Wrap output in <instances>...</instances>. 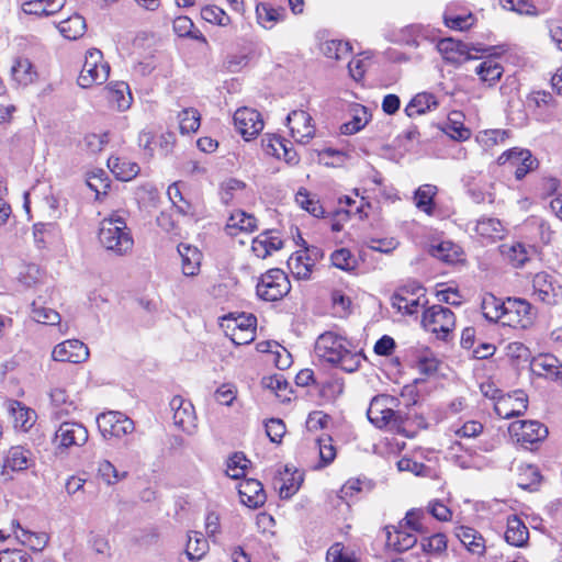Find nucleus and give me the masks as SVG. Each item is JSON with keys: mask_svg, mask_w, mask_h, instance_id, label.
Segmentation results:
<instances>
[{"mask_svg": "<svg viewBox=\"0 0 562 562\" xmlns=\"http://www.w3.org/2000/svg\"><path fill=\"white\" fill-rule=\"evenodd\" d=\"M98 238L102 247L116 256L128 254L134 245L125 220L116 213L101 221Z\"/></svg>", "mask_w": 562, "mask_h": 562, "instance_id": "1", "label": "nucleus"}, {"mask_svg": "<svg viewBox=\"0 0 562 562\" xmlns=\"http://www.w3.org/2000/svg\"><path fill=\"white\" fill-rule=\"evenodd\" d=\"M427 303L426 289L417 280H408L391 296L392 306L407 315H414L419 306H425Z\"/></svg>", "mask_w": 562, "mask_h": 562, "instance_id": "2", "label": "nucleus"}, {"mask_svg": "<svg viewBox=\"0 0 562 562\" xmlns=\"http://www.w3.org/2000/svg\"><path fill=\"white\" fill-rule=\"evenodd\" d=\"M422 325L437 338L447 340L456 327V316L450 308L436 304L424 311Z\"/></svg>", "mask_w": 562, "mask_h": 562, "instance_id": "3", "label": "nucleus"}, {"mask_svg": "<svg viewBox=\"0 0 562 562\" xmlns=\"http://www.w3.org/2000/svg\"><path fill=\"white\" fill-rule=\"evenodd\" d=\"M291 290L288 276L281 269L274 268L263 273L257 283V295L267 302L281 300Z\"/></svg>", "mask_w": 562, "mask_h": 562, "instance_id": "4", "label": "nucleus"}, {"mask_svg": "<svg viewBox=\"0 0 562 562\" xmlns=\"http://www.w3.org/2000/svg\"><path fill=\"white\" fill-rule=\"evenodd\" d=\"M110 75V66L103 61L102 52L92 48L87 52L85 64L78 77L81 88H90L93 85L105 82Z\"/></svg>", "mask_w": 562, "mask_h": 562, "instance_id": "5", "label": "nucleus"}, {"mask_svg": "<svg viewBox=\"0 0 562 562\" xmlns=\"http://www.w3.org/2000/svg\"><path fill=\"white\" fill-rule=\"evenodd\" d=\"M505 307L502 325L521 328H528L532 325L536 312L533 306L525 299L507 297Z\"/></svg>", "mask_w": 562, "mask_h": 562, "instance_id": "6", "label": "nucleus"}, {"mask_svg": "<svg viewBox=\"0 0 562 562\" xmlns=\"http://www.w3.org/2000/svg\"><path fill=\"white\" fill-rule=\"evenodd\" d=\"M437 48L443 59L452 65L459 66L474 58L472 52L486 53V48L475 47L472 44L463 43L451 37L442 38L438 42Z\"/></svg>", "mask_w": 562, "mask_h": 562, "instance_id": "7", "label": "nucleus"}, {"mask_svg": "<svg viewBox=\"0 0 562 562\" xmlns=\"http://www.w3.org/2000/svg\"><path fill=\"white\" fill-rule=\"evenodd\" d=\"M509 434L522 447L536 445L544 440L549 434L548 428L537 420H516L509 425Z\"/></svg>", "mask_w": 562, "mask_h": 562, "instance_id": "8", "label": "nucleus"}, {"mask_svg": "<svg viewBox=\"0 0 562 562\" xmlns=\"http://www.w3.org/2000/svg\"><path fill=\"white\" fill-rule=\"evenodd\" d=\"M348 345L347 339L331 331H326L317 338L315 352L324 361L335 364L348 348Z\"/></svg>", "mask_w": 562, "mask_h": 562, "instance_id": "9", "label": "nucleus"}, {"mask_svg": "<svg viewBox=\"0 0 562 562\" xmlns=\"http://www.w3.org/2000/svg\"><path fill=\"white\" fill-rule=\"evenodd\" d=\"M527 408L528 396L521 390H517L513 394L499 395L494 404L496 415L505 419L521 416Z\"/></svg>", "mask_w": 562, "mask_h": 562, "instance_id": "10", "label": "nucleus"}, {"mask_svg": "<svg viewBox=\"0 0 562 562\" xmlns=\"http://www.w3.org/2000/svg\"><path fill=\"white\" fill-rule=\"evenodd\" d=\"M99 430L103 436L121 437L134 430V423L120 412L101 413L97 417Z\"/></svg>", "mask_w": 562, "mask_h": 562, "instance_id": "11", "label": "nucleus"}, {"mask_svg": "<svg viewBox=\"0 0 562 562\" xmlns=\"http://www.w3.org/2000/svg\"><path fill=\"white\" fill-rule=\"evenodd\" d=\"M234 125L245 140L256 137L263 128L261 115L249 108L238 109L234 114Z\"/></svg>", "mask_w": 562, "mask_h": 562, "instance_id": "12", "label": "nucleus"}, {"mask_svg": "<svg viewBox=\"0 0 562 562\" xmlns=\"http://www.w3.org/2000/svg\"><path fill=\"white\" fill-rule=\"evenodd\" d=\"M88 437V430L82 424L64 422L56 430L55 441L58 448H69L71 446H83Z\"/></svg>", "mask_w": 562, "mask_h": 562, "instance_id": "13", "label": "nucleus"}, {"mask_svg": "<svg viewBox=\"0 0 562 562\" xmlns=\"http://www.w3.org/2000/svg\"><path fill=\"white\" fill-rule=\"evenodd\" d=\"M533 294L548 305H555L562 300L561 286L547 272H539L532 280Z\"/></svg>", "mask_w": 562, "mask_h": 562, "instance_id": "14", "label": "nucleus"}, {"mask_svg": "<svg viewBox=\"0 0 562 562\" xmlns=\"http://www.w3.org/2000/svg\"><path fill=\"white\" fill-rule=\"evenodd\" d=\"M52 357L55 361L81 363L89 358V349L78 339H68L55 346Z\"/></svg>", "mask_w": 562, "mask_h": 562, "instance_id": "15", "label": "nucleus"}, {"mask_svg": "<svg viewBox=\"0 0 562 562\" xmlns=\"http://www.w3.org/2000/svg\"><path fill=\"white\" fill-rule=\"evenodd\" d=\"M312 116L303 110H293L286 116V124L296 142L306 144L315 134Z\"/></svg>", "mask_w": 562, "mask_h": 562, "instance_id": "16", "label": "nucleus"}, {"mask_svg": "<svg viewBox=\"0 0 562 562\" xmlns=\"http://www.w3.org/2000/svg\"><path fill=\"white\" fill-rule=\"evenodd\" d=\"M240 502L249 508H258L266 503L263 485L256 479H248L239 484Z\"/></svg>", "mask_w": 562, "mask_h": 562, "instance_id": "17", "label": "nucleus"}, {"mask_svg": "<svg viewBox=\"0 0 562 562\" xmlns=\"http://www.w3.org/2000/svg\"><path fill=\"white\" fill-rule=\"evenodd\" d=\"M386 527V543L398 552H405L412 549L417 543V537L414 531L404 528L403 522H400L397 527Z\"/></svg>", "mask_w": 562, "mask_h": 562, "instance_id": "18", "label": "nucleus"}, {"mask_svg": "<svg viewBox=\"0 0 562 562\" xmlns=\"http://www.w3.org/2000/svg\"><path fill=\"white\" fill-rule=\"evenodd\" d=\"M454 533L469 552L483 555L485 552V540L482 535L471 527H456Z\"/></svg>", "mask_w": 562, "mask_h": 562, "instance_id": "19", "label": "nucleus"}, {"mask_svg": "<svg viewBox=\"0 0 562 562\" xmlns=\"http://www.w3.org/2000/svg\"><path fill=\"white\" fill-rule=\"evenodd\" d=\"M178 252L182 259L183 274L188 277L196 276L200 271L201 251L194 246L181 243L178 246Z\"/></svg>", "mask_w": 562, "mask_h": 562, "instance_id": "20", "label": "nucleus"}, {"mask_svg": "<svg viewBox=\"0 0 562 562\" xmlns=\"http://www.w3.org/2000/svg\"><path fill=\"white\" fill-rule=\"evenodd\" d=\"M529 539V530L525 522L516 515H512L507 519V529L505 531V540L514 547H524Z\"/></svg>", "mask_w": 562, "mask_h": 562, "instance_id": "21", "label": "nucleus"}, {"mask_svg": "<svg viewBox=\"0 0 562 562\" xmlns=\"http://www.w3.org/2000/svg\"><path fill=\"white\" fill-rule=\"evenodd\" d=\"M506 300L503 301L492 293H485L482 297L481 310L488 322L497 323L504 321Z\"/></svg>", "mask_w": 562, "mask_h": 562, "instance_id": "22", "label": "nucleus"}, {"mask_svg": "<svg viewBox=\"0 0 562 562\" xmlns=\"http://www.w3.org/2000/svg\"><path fill=\"white\" fill-rule=\"evenodd\" d=\"M281 485L279 486V495L282 499L291 498L300 488L303 482V474L285 465L284 471L280 472Z\"/></svg>", "mask_w": 562, "mask_h": 562, "instance_id": "23", "label": "nucleus"}, {"mask_svg": "<svg viewBox=\"0 0 562 562\" xmlns=\"http://www.w3.org/2000/svg\"><path fill=\"white\" fill-rule=\"evenodd\" d=\"M173 411V423L182 429H187L193 423V406L181 396H175L170 401Z\"/></svg>", "mask_w": 562, "mask_h": 562, "instance_id": "24", "label": "nucleus"}, {"mask_svg": "<svg viewBox=\"0 0 562 562\" xmlns=\"http://www.w3.org/2000/svg\"><path fill=\"white\" fill-rule=\"evenodd\" d=\"M108 165L115 177L121 181H130L140 171L138 164L124 157H111L109 158Z\"/></svg>", "mask_w": 562, "mask_h": 562, "instance_id": "25", "label": "nucleus"}, {"mask_svg": "<svg viewBox=\"0 0 562 562\" xmlns=\"http://www.w3.org/2000/svg\"><path fill=\"white\" fill-rule=\"evenodd\" d=\"M283 247V241L270 232H263L252 240L251 250L258 258H266L272 250H279Z\"/></svg>", "mask_w": 562, "mask_h": 562, "instance_id": "26", "label": "nucleus"}, {"mask_svg": "<svg viewBox=\"0 0 562 562\" xmlns=\"http://www.w3.org/2000/svg\"><path fill=\"white\" fill-rule=\"evenodd\" d=\"M256 228L257 218L241 210L232 213L226 224V231L229 235H235L236 231L254 232Z\"/></svg>", "mask_w": 562, "mask_h": 562, "instance_id": "27", "label": "nucleus"}, {"mask_svg": "<svg viewBox=\"0 0 562 562\" xmlns=\"http://www.w3.org/2000/svg\"><path fill=\"white\" fill-rule=\"evenodd\" d=\"M31 451L22 446L11 447L4 460V467L12 471H22L30 467Z\"/></svg>", "mask_w": 562, "mask_h": 562, "instance_id": "28", "label": "nucleus"}, {"mask_svg": "<svg viewBox=\"0 0 562 562\" xmlns=\"http://www.w3.org/2000/svg\"><path fill=\"white\" fill-rule=\"evenodd\" d=\"M256 14L259 24L263 27H271L274 23L283 20L285 15L284 8H274L269 3L261 2L256 7Z\"/></svg>", "mask_w": 562, "mask_h": 562, "instance_id": "29", "label": "nucleus"}, {"mask_svg": "<svg viewBox=\"0 0 562 562\" xmlns=\"http://www.w3.org/2000/svg\"><path fill=\"white\" fill-rule=\"evenodd\" d=\"M60 34L67 40H77L86 32V21L79 14H74L58 24Z\"/></svg>", "mask_w": 562, "mask_h": 562, "instance_id": "30", "label": "nucleus"}, {"mask_svg": "<svg viewBox=\"0 0 562 562\" xmlns=\"http://www.w3.org/2000/svg\"><path fill=\"white\" fill-rule=\"evenodd\" d=\"M503 71V66L493 59H486L475 68V72L480 77V80L482 82H486L490 87L499 81Z\"/></svg>", "mask_w": 562, "mask_h": 562, "instance_id": "31", "label": "nucleus"}, {"mask_svg": "<svg viewBox=\"0 0 562 562\" xmlns=\"http://www.w3.org/2000/svg\"><path fill=\"white\" fill-rule=\"evenodd\" d=\"M437 100L434 94L423 92L416 94L405 108L407 116L412 117L417 114H424L431 108L437 106Z\"/></svg>", "mask_w": 562, "mask_h": 562, "instance_id": "32", "label": "nucleus"}, {"mask_svg": "<svg viewBox=\"0 0 562 562\" xmlns=\"http://www.w3.org/2000/svg\"><path fill=\"white\" fill-rule=\"evenodd\" d=\"M288 267L296 279L306 280L311 277L313 262L305 260V252H294L288 260Z\"/></svg>", "mask_w": 562, "mask_h": 562, "instance_id": "33", "label": "nucleus"}, {"mask_svg": "<svg viewBox=\"0 0 562 562\" xmlns=\"http://www.w3.org/2000/svg\"><path fill=\"white\" fill-rule=\"evenodd\" d=\"M475 231L479 235L496 240L504 236V227L497 218H481L476 223Z\"/></svg>", "mask_w": 562, "mask_h": 562, "instance_id": "34", "label": "nucleus"}, {"mask_svg": "<svg viewBox=\"0 0 562 562\" xmlns=\"http://www.w3.org/2000/svg\"><path fill=\"white\" fill-rule=\"evenodd\" d=\"M11 415L15 428L27 430L33 426L34 423V411L22 406L20 402H13L10 407Z\"/></svg>", "mask_w": 562, "mask_h": 562, "instance_id": "35", "label": "nucleus"}, {"mask_svg": "<svg viewBox=\"0 0 562 562\" xmlns=\"http://www.w3.org/2000/svg\"><path fill=\"white\" fill-rule=\"evenodd\" d=\"M209 543L203 535L193 531L189 535L186 554L190 561H199L207 551Z\"/></svg>", "mask_w": 562, "mask_h": 562, "instance_id": "36", "label": "nucleus"}, {"mask_svg": "<svg viewBox=\"0 0 562 562\" xmlns=\"http://www.w3.org/2000/svg\"><path fill=\"white\" fill-rule=\"evenodd\" d=\"M173 31L180 37H190L206 43L204 35L199 30H194V24L188 16L176 18L173 20Z\"/></svg>", "mask_w": 562, "mask_h": 562, "instance_id": "37", "label": "nucleus"}, {"mask_svg": "<svg viewBox=\"0 0 562 562\" xmlns=\"http://www.w3.org/2000/svg\"><path fill=\"white\" fill-rule=\"evenodd\" d=\"M321 50L327 58L341 60L349 56L351 46L348 42L330 40L322 44Z\"/></svg>", "mask_w": 562, "mask_h": 562, "instance_id": "38", "label": "nucleus"}, {"mask_svg": "<svg viewBox=\"0 0 562 562\" xmlns=\"http://www.w3.org/2000/svg\"><path fill=\"white\" fill-rule=\"evenodd\" d=\"M542 476L536 465L527 464L521 469L518 477V486L522 490L536 491L540 485Z\"/></svg>", "mask_w": 562, "mask_h": 562, "instance_id": "39", "label": "nucleus"}, {"mask_svg": "<svg viewBox=\"0 0 562 562\" xmlns=\"http://www.w3.org/2000/svg\"><path fill=\"white\" fill-rule=\"evenodd\" d=\"M109 99L116 103L120 111H124L131 106L132 94L128 85L125 82H117L109 91Z\"/></svg>", "mask_w": 562, "mask_h": 562, "instance_id": "40", "label": "nucleus"}, {"mask_svg": "<svg viewBox=\"0 0 562 562\" xmlns=\"http://www.w3.org/2000/svg\"><path fill=\"white\" fill-rule=\"evenodd\" d=\"M295 202L310 214L315 217L324 216V207L318 200H314L310 196V193L305 189H300L295 195Z\"/></svg>", "mask_w": 562, "mask_h": 562, "instance_id": "41", "label": "nucleus"}, {"mask_svg": "<svg viewBox=\"0 0 562 562\" xmlns=\"http://www.w3.org/2000/svg\"><path fill=\"white\" fill-rule=\"evenodd\" d=\"M436 193V187L426 184L420 187L415 193L416 206L427 214L432 213L434 209V195Z\"/></svg>", "mask_w": 562, "mask_h": 562, "instance_id": "42", "label": "nucleus"}, {"mask_svg": "<svg viewBox=\"0 0 562 562\" xmlns=\"http://www.w3.org/2000/svg\"><path fill=\"white\" fill-rule=\"evenodd\" d=\"M330 260L334 267L344 271H351L357 266L355 256L347 248L335 250L330 256Z\"/></svg>", "mask_w": 562, "mask_h": 562, "instance_id": "43", "label": "nucleus"}, {"mask_svg": "<svg viewBox=\"0 0 562 562\" xmlns=\"http://www.w3.org/2000/svg\"><path fill=\"white\" fill-rule=\"evenodd\" d=\"M179 128L182 134L198 131L200 126V114L195 109H186L179 114Z\"/></svg>", "mask_w": 562, "mask_h": 562, "instance_id": "44", "label": "nucleus"}, {"mask_svg": "<svg viewBox=\"0 0 562 562\" xmlns=\"http://www.w3.org/2000/svg\"><path fill=\"white\" fill-rule=\"evenodd\" d=\"M422 550L430 554H440L447 549V538L443 533H436L427 538H423Z\"/></svg>", "mask_w": 562, "mask_h": 562, "instance_id": "45", "label": "nucleus"}, {"mask_svg": "<svg viewBox=\"0 0 562 562\" xmlns=\"http://www.w3.org/2000/svg\"><path fill=\"white\" fill-rule=\"evenodd\" d=\"M22 537L25 539H21L20 536H16V538L20 539L22 543H29L33 551H42L47 546L49 540V537L45 532H33L25 529H22Z\"/></svg>", "mask_w": 562, "mask_h": 562, "instance_id": "46", "label": "nucleus"}, {"mask_svg": "<svg viewBox=\"0 0 562 562\" xmlns=\"http://www.w3.org/2000/svg\"><path fill=\"white\" fill-rule=\"evenodd\" d=\"M98 472L102 480L109 485L117 483L127 475V472L119 473L116 468L108 460L100 462Z\"/></svg>", "mask_w": 562, "mask_h": 562, "instance_id": "47", "label": "nucleus"}, {"mask_svg": "<svg viewBox=\"0 0 562 562\" xmlns=\"http://www.w3.org/2000/svg\"><path fill=\"white\" fill-rule=\"evenodd\" d=\"M361 359L360 353L352 352L347 348L335 366H338L345 372L352 373L359 369Z\"/></svg>", "mask_w": 562, "mask_h": 562, "instance_id": "48", "label": "nucleus"}, {"mask_svg": "<svg viewBox=\"0 0 562 562\" xmlns=\"http://www.w3.org/2000/svg\"><path fill=\"white\" fill-rule=\"evenodd\" d=\"M201 16L203 20L217 25H226L229 22V16L224 10L216 5H206L201 10Z\"/></svg>", "mask_w": 562, "mask_h": 562, "instance_id": "49", "label": "nucleus"}, {"mask_svg": "<svg viewBox=\"0 0 562 562\" xmlns=\"http://www.w3.org/2000/svg\"><path fill=\"white\" fill-rule=\"evenodd\" d=\"M531 153L528 149H518L513 148L507 151H504L498 158V165L510 164L512 166H517L520 161H526L530 158Z\"/></svg>", "mask_w": 562, "mask_h": 562, "instance_id": "50", "label": "nucleus"}, {"mask_svg": "<svg viewBox=\"0 0 562 562\" xmlns=\"http://www.w3.org/2000/svg\"><path fill=\"white\" fill-rule=\"evenodd\" d=\"M32 317L37 323L46 325H55L60 322V316L56 311L42 306L36 307L35 304H33Z\"/></svg>", "mask_w": 562, "mask_h": 562, "instance_id": "51", "label": "nucleus"}, {"mask_svg": "<svg viewBox=\"0 0 562 562\" xmlns=\"http://www.w3.org/2000/svg\"><path fill=\"white\" fill-rule=\"evenodd\" d=\"M528 105H535L536 108H549V106H557L555 100L552 97V94L548 91L539 90V91H532L527 97Z\"/></svg>", "mask_w": 562, "mask_h": 562, "instance_id": "52", "label": "nucleus"}, {"mask_svg": "<svg viewBox=\"0 0 562 562\" xmlns=\"http://www.w3.org/2000/svg\"><path fill=\"white\" fill-rule=\"evenodd\" d=\"M285 431L286 429L283 420L279 418H270L266 423V434L272 442H281Z\"/></svg>", "mask_w": 562, "mask_h": 562, "instance_id": "53", "label": "nucleus"}, {"mask_svg": "<svg viewBox=\"0 0 562 562\" xmlns=\"http://www.w3.org/2000/svg\"><path fill=\"white\" fill-rule=\"evenodd\" d=\"M85 146L88 150L95 154L103 149V147L109 143V134H94L90 133L85 136Z\"/></svg>", "mask_w": 562, "mask_h": 562, "instance_id": "54", "label": "nucleus"}, {"mask_svg": "<svg viewBox=\"0 0 562 562\" xmlns=\"http://www.w3.org/2000/svg\"><path fill=\"white\" fill-rule=\"evenodd\" d=\"M246 184L235 178H231L221 184V199L225 204H228L235 191L245 189Z\"/></svg>", "mask_w": 562, "mask_h": 562, "instance_id": "55", "label": "nucleus"}, {"mask_svg": "<svg viewBox=\"0 0 562 562\" xmlns=\"http://www.w3.org/2000/svg\"><path fill=\"white\" fill-rule=\"evenodd\" d=\"M319 446V458L323 462V465L330 464L336 458V449L331 443V437L327 436L325 438L318 439Z\"/></svg>", "mask_w": 562, "mask_h": 562, "instance_id": "56", "label": "nucleus"}, {"mask_svg": "<svg viewBox=\"0 0 562 562\" xmlns=\"http://www.w3.org/2000/svg\"><path fill=\"white\" fill-rule=\"evenodd\" d=\"M474 18L471 13L468 15H445V23L448 27L464 31L472 26Z\"/></svg>", "mask_w": 562, "mask_h": 562, "instance_id": "57", "label": "nucleus"}, {"mask_svg": "<svg viewBox=\"0 0 562 562\" xmlns=\"http://www.w3.org/2000/svg\"><path fill=\"white\" fill-rule=\"evenodd\" d=\"M367 416L370 423H372L375 427L382 429L389 426L390 418L393 416V409H368Z\"/></svg>", "mask_w": 562, "mask_h": 562, "instance_id": "58", "label": "nucleus"}, {"mask_svg": "<svg viewBox=\"0 0 562 562\" xmlns=\"http://www.w3.org/2000/svg\"><path fill=\"white\" fill-rule=\"evenodd\" d=\"M32 64L27 59H20L12 67V74L19 82L27 83L32 81Z\"/></svg>", "mask_w": 562, "mask_h": 562, "instance_id": "59", "label": "nucleus"}, {"mask_svg": "<svg viewBox=\"0 0 562 562\" xmlns=\"http://www.w3.org/2000/svg\"><path fill=\"white\" fill-rule=\"evenodd\" d=\"M248 460L241 453H235L228 461L227 473L233 479H238L245 473L246 462Z\"/></svg>", "mask_w": 562, "mask_h": 562, "instance_id": "60", "label": "nucleus"}, {"mask_svg": "<svg viewBox=\"0 0 562 562\" xmlns=\"http://www.w3.org/2000/svg\"><path fill=\"white\" fill-rule=\"evenodd\" d=\"M445 133L452 139L462 142L467 140L471 136V131L467 128L462 123L457 124L456 122L447 124L443 128Z\"/></svg>", "mask_w": 562, "mask_h": 562, "instance_id": "61", "label": "nucleus"}, {"mask_svg": "<svg viewBox=\"0 0 562 562\" xmlns=\"http://www.w3.org/2000/svg\"><path fill=\"white\" fill-rule=\"evenodd\" d=\"M0 562H32V558L23 550L8 549L0 552Z\"/></svg>", "mask_w": 562, "mask_h": 562, "instance_id": "62", "label": "nucleus"}, {"mask_svg": "<svg viewBox=\"0 0 562 562\" xmlns=\"http://www.w3.org/2000/svg\"><path fill=\"white\" fill-rule=\"evenodd\" d=\"M55 229V225L52 223H36L33 226L34 240L38 247H43L45 244V237L52 234Z\"/></svg>", "mask_w": 562, "mask_h": 562, "instance_id": "63", "label": "nucleus"}, {"mask_svg": "<svg viewBox=\"0 0 562 562\" xmlns=\"http://www.w3.org/2000/svg\"><path fill=\"white\" fill-rule=\"evenodd\" d=\"M327 562H353L350 557L344 553V544L334 543L327 551Z\"/></svg>", "mask_w": 562, "mask_h": 562, "instance_id": "64", "label": "nucleus"}]
</instances>
